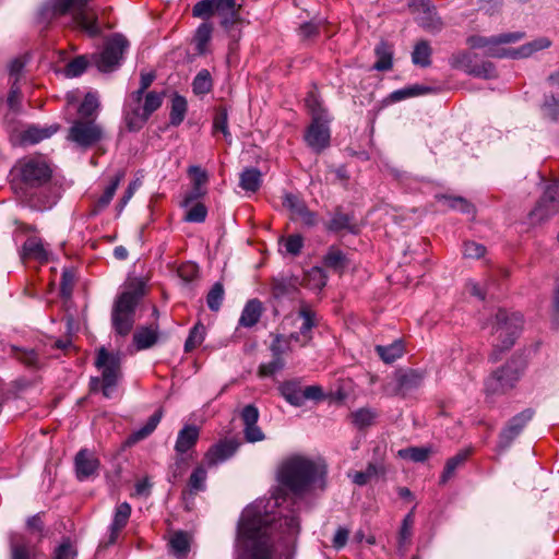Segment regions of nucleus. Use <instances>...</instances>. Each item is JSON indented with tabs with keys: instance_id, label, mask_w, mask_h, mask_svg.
<instances>
[{
	"instance_id": "nucleus-1",
	"label": "nucleus",
	"mask_w": 559,
	"mask_h": 559,
	"mask_svg": "<svg viewBox=\"0 0 559 559\" xmlns=\"http://www.w3.org/2000/svg\"><path fill=\"white\" fill-rule=\"evenodd\" d=\"M278 506V498L272 497L257 500L242 511L237 530L236 559H270L275 531H280V538L286 545L293 543L299 532V522L294 514L276 519L273 512Z\"/></svg>"
},
{
	"instance_id": "nucleus-2",
	"label": "nucleus",
	"mask_w": 559,
	"mask_h": 559,
	"mask_svg": "<svg viewBox=\"0 0 559 559\" xmlns=\"http://www.w3.org/2000/svg\"><path fill=\"white\" fill-rule=\"evenodd\" d=\"M278 483L295 495L325 487L326 465L304 455L285 459L277 468Z\"/></svg>"
},
{
	"instance_id": "nucleus-3",
	"label": "nucleus",
	"mask_w": 559,
	"mask_h": 559,
	"mask_svg": "<svg viewBox=\"0 0 559 559\" xmlns=\"http://www.w3.org/2000/svg\"><path fill=\"white\" fill-rule=\"evenodd\" d=\"M523 38V33L514 32L507 33L499 36H471L467 44L472 49H479L486 57L492 58H527L533 53L547 49L550 47L551 41L547 37H539L531 43L524 44L519 48L506 47L508 44L516 43Z\"/></svg>"
},
{
	"instance_id": "nucleus-4",
	"label": "nucleus",
	"mask_w": 559,
	"mask_h": 559,
	"mask_svg": "<svg viewBox=\"0 0 559 559\" xmlns=\"http://www.w3.org/2000/svg\"><path fill=\"white\" fill-rule=\"evenodd\" d=\"M284 325L297 328L299 331L292 332L288 337L282 335L275 337L271 346L274 359L269 364L262 365L259 369L260 374L263 377L271 376L283 368L284 361L281 356L290 349L288 344L292 341L300 346H305L310 342L311 330L316 325L314 312L309 307L302 306L296 314L285 319Z\"/></svg>"
},
{
	"instance_id": "nucleus-5",
	"label": "nucleus",
	"mask_w": 559,
	"mask_h": 559,
	"mask_svg": "<svg viewBox=\"0 0 559 559\" xmlns=\"http://www.w3.org/2000/svg\"><path fill=\"white\" fill-rule=\"evenodd\" d=\"M164 100V94L156 91L130 93L124 105V121L130 131L141 130Z\"/></svg>"
},
{
	"instance_id": "nucleus-6",
	"label": "nucleus",
	"mask_w": 559,
	"mask_h": 559,
	"mask_svg": "<svg viewBox=\"0 0 559 559\" xmlns=\"http://www.w3.org/2000/svg\"><path fill=\"white\" fill-rule=\"evenodd\" d=\"M306 105L312 117V122L305 133V141L313 151L321 152L330 144V119L314 93L307 96Z\"/></svg>"
},
{
	"instance_id": "nucleus-7",
	"label": "nucleus",
	"mask_w": 559,
	"mask_h": 559,
	"mask_svg": "<svg viewBox=\"0 0 559 559\" xmlns=\"http://www.w3.org/2000/svg\"><path fill=\"white\" fill-rule=\"evenodd\" d=\"M90 0H52L51 10L53 14L62 15L71 13L78 25L88 35L99 33L97 17L94 11L87 8Z\"/></svg>"
},
{
	"instance_id": "nucleus-8",
	"label": "nucleus",
	"mask_w": 559,
	"mask_h": 559,
	"mask_svg": "<svg viewBox=\"0 0 559 559\" xmlns=\"http://www.w3.org/2000/svg\"><path fill=\"white\" fill-rule=\"evenodd\" d=\"M523 325V318L516 312H507L506 310H499L496 314V321L493 325V343L496 347L501 349H508L518 337Z\"/></svg>"
},
{
	"instance_id": "nucleus-9",
	"label": "nucleus",
	"mask_w": 559,
	"mask_h": 559,
	"mask_svg": "<svg viewBox=\"0 0 559 559\" xmlns=\"http://www.w3.org/2000/svg\"><path fill=\"white\" fill-rule=\"evenodd\" d=\"M140 295L136 292H124L116 301L111 321L115 332L126 336L131 331L134 323V310L139 302Z\"/></svg>"
},
{
	"instance_id": "nucleus-10",
	"label": "nucleus",
	"mask_w": 559,
	"mask_h": 559,
	"mask_svg": "<svg viewBox=\"0 0 559 559\" xmlns=\"http://www.w3.org/2000/svg\"><path fill=\"white\" fill-rule=\"evenodd\" d=\"M14 170L20 176L21 181L29 188L41 187L51 178V168L40 158H24L17 162Z\"/></svg>"
},
{
	"instance_id": "nucleus-11",
	"label": "nucleus",
	"mask_w": 559,
	"mask_h": 559,
	"mask_svg": "<svg viewBox=\"0 0 559 559\" xmlns=\"http://www.w3.org/2000/svg\"><path fill=\"white\" fill-rule=\"evenodd\" d=\"M559 211V183L549 185L544 191L543 197L531 211L528 217L531 224L536 225L545 222Z\"/></svg>"
},
{
	"instance_id": "nucleus-12",
	"label": "nucleus",
	"mask_w": 559,
	"mask_h": 559,
	"mask_svg": "<svg viewBox=\"0 0 559 559\" xmlns=\"http://www.w3.org/2000/svg\"><path fill=\"white\" fill-rule=\"evenodd\" d=\"M521 377V371L512 365H507L495 371L485 383L488 395H498L513 389Z\"/></svg>"
},
{
	"instance_id": "nucleus-13",
	"label": "nucleus",
	"mask_w": 559,
	"mask_h": 559,
	"mask_svg": "<svg viewBox=\"0 0 559 559\" xmlns=\"http://www.w3.org/2000/svg\"><path fill=\"white\" fill-rule=\"evenodd\" d=\"M100 138L102 128L93 120L76 119L68 134V139L81 147H90Z\"/></svg>"
},
{
	"instance_id": "nucleus-14",
	"label": "nucleus",
	"mask_w": 559,
	"mask_h": 559,
	"mask_svg": "<svg viewBox=\"0 0 559 559\" xmlns=\"http://www.w3.org/2000/svg\"><path fill=\"white\" fill-rule=\"evenodd\" d=\"M88 67H95L100 72L105 71V49L96 53L82 55L74 58L66 66L63 73L66 78H78Z\"/></svg>"
},
{
	"instance_id": "nucleus-15",
	"label": "nucleus",
	"mask_w": 559,
	"mask_h": 559,
	"mask_svg": "<svg viewBox=\"0 0 559 559\" xmlns=\"http://www.w3.org/2000/svg\"><path fill=\"white\" fill-rule=\"evenodd\" d=\"M130 43L120 33L107 35V72L117 70L129 51Z\"/></svg>"
},
{
	"instance_id": "nucleus-16",
	"label": "nucleus",
	"mask_w": 559,
	"mask_h": 559,
	"mask_svg": "<svg viewBox=\"0 0 559 559\" xmlns=\"http://www.w3.org/2000/svg\"><path fill=\"white\" fill-rule=\"evenodd\" d=\"M238 447L239 443L234 439H224L218 441L204 454L205 465L212 467L225 462L236 453Z\"/></svg>"
},
{
	"instance_id": "nucleus-17",
	"label": "nucleus",
	"mask_w": 559,
	"mask_h": 559,
	"mask_svg": "<svg viewBox=\"0 0 559 559\" xmlns=\"http://www.w3.org/2000/svg\"><path fill=\"white\" fill-rule=\"evenodd\" d=\"M122 379L121 357L107 354V399L122 395V390L119 389Z\"/></svg>"
},
{
	"instance_id": "nucleus-18",
	"label": "nucleus",
	"mask_w": 559,
	"mask_h": 559,
	"mask_svg": "<svg viewBox=\"0 0 559 559\" xmlns=\"http://www.w3.org/2000/svg\"><path fill=\"white\" fill-rule=\"evenodd\" d=\"M131 515V507L128 502L119 503L114 511L110 524V533L107 537V545L119 540L124 527L127 526Z\"/></svg>"
},
{
	"instance_id": "nucleus-19",
	"label": "nucleus",
	"mask_w": 559,
	"mask_h": 559,
	"mask_svg": "<svg viewBox=\"0 0 559 559\" xmlns=\"http://www.w3.org/2000/svg\"><path fill=\"white\" fill-rule=\"evenodd\" d=\"M200 438V428L195 425H185L182 429L179 430L176 443L175 451L177 455H183L189 453L194 449Z\"/></svg>"
},
{
	"instance_id": "nucleus-20",
	"label": "nucleus",
	"mask_w": 559,
	"mask_h": 559,
	"mask_svg": "<svg viewBox=\"0 0 559 559\" xmlns=\"http://www.w3.org/2000/svg\"><path fill=\"white\" fill-rule=\"evenodd\" d=\"M282 204L290 211L293 218L300 219L306 225L316 224L314 214L308 211L305 203L297 195L285 193Z\"/></svg>"
},
{
	"instance_id": "nucleus-21",
	"label": "nucleus",
	"mask_w": 559,
	"mask_h": 559,
	"mask_svg": "<svg viewBox=\"0 0 559 559\" xmlns=\"http://www.w3.org/2000/svg\"><path fill=\"white\" fill-rule=\"evenodd\" d=\"M99 462L88 450H81L75 456V471L79 479H85L97 471Z\"/></svg>"
},
{
	"instance_id": "nucleus-22",
	"label": "nucleus",
	"mask_w": 559,
	"mask_h": 559,
	"mask_svg": "<svg viewBox=\"0 0 559 559\" xmlns=\"http://www.w3.org/2000/svg\"><path fill=\"white\" fill-rule=\"evenodd\" d=\"M532 417L533 412L531 409H526L514 416L501 432V439L506 441L507 444L510 443L522 431Z\"/></svg>"
},
{
	"instance_id": "nucleus-23",
	"label": "nucleus",
	"mask_w": 559,
	"mask_h": 559,
	"mask_svg": "<svg viewBox=\"0 0 559 559\" xmlns=\"http://www.w3.org/2000/svg\"><path fill=\"white\" fill-rule=\"evenodd\" d=\"M49 251L45 247L41 239L37 237H29L23 245V257L34 259L39 263H46L49 260Z\"/></svg>"
},
{
	"instance_id": "nucleus-24",
	"label": "nucleus",
	"mask_w": 559,
	"mask_h": 559,
	"mask_svg": "<svg viewBox=\"0 0 559 559\" xmlns=\"http://www.w3.org/2000/svg\"><path fill=\"white\" fill-rule=\"evenodd\" d=\"M416 10L419 12V15L417 16L418 23L424 28L428 31H437L441 27V22L430 8L428 0H418Z\"/></svg>"
},
{
	"instance_id": "nucleus-25",
	"label": "nucleus",
	"mask_w": 559,
	"mask_h": 559,
	"mask_svg": "<svg viewBox=\"0 0 559 559\" xmlns=\"http://www.w3.org/2000/svg\"><path fill=\"white\" fill-rule=\"evenodd\" d=\"M99 108L100 102L98 95L93 92L86 93L78 108L79 119L95 121Z\"/></svg>"
},
{
	"instance_id": "nucleus-26",
	"label": "nucleus",
	"mask_w": 559,
	"mask_h": 559,
	"mask_svg": "<svg viewBox=\"0 0 559 559\" xmlns=\"http://www.w3.org/2000/svg\"><path fill=\"white\" fill-rule=\"evenodd\" d=\"M262 311L263 307L260 300H249L242 309L238 324L243 328H251L255 325L262 316Z\"/></svg>"
},
{
	"instance_id": "nucleus-27",
	"label": "nucleus",
	"mask_w": 559,
	"mask_h": 559,
	"mask_svg": "<svg viewBox=\"0 0 559 559\" xmlns=\"http://www.w3.org/2000/svg\"><path fill=\"white\" fill-rule=\"evenodd\" d=\"M59 127L57 124H51L48 127H37L31 126L22 133V142L24 144H37L40 141L50 138L58 131Z\"/></svg>"
},
{
	"instance_id": "nucleus-28",
	"label": "nucleus",
	"mask_w": 559,
	"mask_h": 559,
	"mask_svg": "<svg viewBox=\"0 0 559 559\" xmlns=\"http://www.w3.org/2000/svg\"><path fill=\"white\" fill-rule=\"evenodd\" d=\"M190 535L185 532L179 531L171 535L169 545L171 547L174 555L178 559H183L187 557L190 550Z\"/></svg>"
},
{
	"instance_id": "nucleus-29",
	"label": "nucleus",
	"mask_w": 559,
	"mask_h": 559,
	"mask_svg": "<svg viewBox=\"0 0 559 559\" xmlns=\"http://www.w3.org/2000/svg\"><path fill=\"white\" fill-rule=\"evenodd\" d=\"M283 397L294 406L302 405V391L304 388L299 382L287 381L280 386Z\"/></svg>"
},
{
	"instance_id": "nucleus-30",
	"label": "nucleus",
	"mask_w": 559,
	"mask_h": 559,
	"mask_svg": "<svg viewBox=\"0 0 559 559\" xmlns=\"http://www.w3.org/2000/svg\"><path fill=\"white\" fill-rule=\"evenodd\" d=\"M384 467L376 464H369L364 472L353 471L348 473V477L355 485L364 486L368 484L373 477L384 474Z\"/></svg>"
},
{
	"instance_id": "nucleus-31",
	"label": "nucleus",
	"mask_w": 559,
	"mask_h": 559,
	"mask_svg": "<svg viewBox=\"0 0 559 559\" xmlns=\"http://www.w3.org/2000/svg\"><path fill=\"white\" fill-rule=\"evenodd\" d=\"M162 417H163V413H162L160 409L155 412L147 419V421L145 423V425L143 427H141L140 429L135 430L129 437V442L130 443H135V442H139V441L145 439L146 437H148L156 429V427L159 424Z\"/></svg>"
},
{
	"instance_id": "nucleus-32",
	"label": "nucleus",
	"mask_w": 559,
	"mask_h": 559,
	"mask_svg": "<svg viewBox=\"0 0 559 559\" xmlns=\"http://www.w3.org/2000/svg\"><path fill=\"white\" fill-rule=\"evenodd\" d=\"M187 110V99L181 95L175 94L174 97L171 98L169 115L170 124L179 126L185 120Z\"/></svg>"
},
{
	"instance_id": "nucleus-33",
	"label": "nucleus",
	"mask_w": 559,
	"mask_h": 559,
	"mask_svg": "<svg viewBox=\"0 0 559 559\" xmlns=\"http://www.w3.org/2000/svg\"><path fill=\"white\" fill-rule=\"evenodd\" d=\"M157 329L153 326L141 328L133 335V342L138 349H146L153 346L157 342Z\"/></svg>"
},
{
	"instance_id": "nucleus-34",
	"label": "nucleus",
	"mask_w": 559,
	"mask_h": 559,
	"mask_svg": "<svg viewBox=\"0 0 559 559\" xmlns=\"http://www.w3.org/2000/svg\"><path fill=\"white\" fill-rule=\"evenodd\" d=\"M189 175L192 177L194 181V191L185 198L182 202L183 206H188L192 200L197 199L202 193L201 187L207 180L206 173L199 166H191L189 168Z\"/></svg>"
},
{
	"instance_id": "nucleus-35",
	"label": "nucleus",
	"mask_w": 559,
	"mask_h": 559,
	"mask_svg": "<svg viewBox=\"0 0 559 559\" xmlns=\"http://www.w3.org/2000/svg\"><path fill=\"white\" fill-rule=\"evenodd\" d=\"M262 182V175L257 168H246L240 174V187L248 192L259 190Z\"/></svg>"
},
{
	"instance_id": "nucleus-36",
	"label": "nucleus",
	"mask_w": 559,
	"mask_h": 559,
	"mask_svg": "<svg viewBox=\"0 0 559 559\" xmlns=\"http://www.w3.org/2000/svg\"><path fill=\"white\" fill-rule=\"evenodd\" d=\"M374 51L377 61L374 62L373 68L379 71L391 69L393 55L392 47L389 44L382 41L376 47Z\"/></svg>"
},
{
	"instance_id": "nucleus-37",
	"label": "nucleus",
	"mask_w": 559,
	"mask_h": 559,
	"mask_svg": "<svg viewBox=\"0 0 559 559\" xmlns=\"http://www.w3.org/2000/svg\"><path fill=\"white\" fill-rule=\"evenodd\" d=\"M304 284L310 289L321 290L326 284V275L321 267L314 266L305 273Z\"/></svg>"
},
{
	"instance_id": "nucleus-38",
	"label": "nucleus",
	"mask_w": 559,
	"mask_h": 559,
	"mask_svg": "<svg viewBox=\"0 0 559 559\" xmlns=\"http://www.w3.org/2000/svg\"><path fill=\"white\" fill-rule=\"evenodd\" d=\"M469 452L467 450L460 451L453 457L449 459L445 463L444 469L441 474L440 481L442 484L451 479L457 467H460L467 459Z\"/></svg>"
},
{
	"instance_id": "nucleus-39",
	"label": "nucleus",
	"mask_w": 559,
	"mask_h": 559,
	"mask_svg": "<svg viewBox=\"0 0 559 559\" xmlns=\"http://www.w3.org/2000/svg\"><path fill=\"white\" fill-rule=\"evenodd\" d=\"M323 263L326 267L334 270L335 272L342 273L346 267V258L343 252L336 248H330L324 255Z\"/></svg>"
},
{
	"instance_id": "nucleus-40",
	"label": "nucleus",
	"mask_w": 559,
	"mask_h": 559,
	"mask_svg": "<svg viewBox=\"0 0 559 559\" xmlns=\"http://www.w3.org/2000/svg\"><path fill=\"white\" fill-rule=\"evenodd\" d=\"M212 37V26L207 23H202L194 35V45L199 53L203 55L207 51V46Z\"/></svg>"
},
{
	"instance_id": "nucleus-41",
	"label": "nucleus",
	"mask_w": 559,
	"mask_h": 559,
	"mask_svg": "<svg viewBox=\"0 0 559 559\" xmlns=\"http://www.w3.org/2000/svg\"><path fill=\"white\" fill-rule=\"evenodd\" d=\"M213 81L210 72L205 69L201 70L192 82L193 93L197 95H204L211 92Z\"/></svg>"
},
{
	"instance_id": "nucleus-42",
	"label": "nucleus",
	"mask_w": 559,
	"mask_h": 559,
	"mask_svg": "<svg viewBox=\"0 0 559 559\" xmlns=\"http://www.w3.org/2000/svg\"><path fill=\"white\" fill-rule=\"evenodd\" d=\"M207 473L204 465L197 466L190 475L188 487L191 493L205 489Z\"/></svg>"
},
{
	"instance_id": "nucleus-43",
	"label": "nucleus",
	"mask_w": 559,
	"mask_h": 559,
	"mask_svg": "<svg viewBox=\"0 0 559 559\" xmlns=\"http://www.w3.org/2000/svg\"><path fill=\"white\" fill-rule=\"evenodd\" d=\"M376 350L383 361L390 364L403 355V344L401 342H395L389 346L378 345Z\"/></svg>"
},
{
	"instance_id": "nucleus-44",
	"label": "nucleus",
	"mask_w": 559,
	"mask_h": 559,
	"mask_svg": "<svg viewBox=\"0 0 559 559\" xmlns=\"http://www.w3.org/2000/svg\"><path fill=\"white\" fill-rule=\"evenodd\" d=\"M75 282H76V274H75L74 269H72V267L63 269L62 276H61V283H60V292H61L62 298H64L66 300H68L71 297Z\"/></svg>"
},
{
	"instance_id": "nucleus-45",
	"label": "nucleus",
	"mask_w": 559,
	"mask_h": 559,
	"mask_svg": "<svg viewBox=\"0 0 559 559\" xmlns=\"http://www.w3.org/2000/svg\"><path fill=\"white\" fill-rule=\"evenodd\" d=\"M205 337V328L201 323H197L190 331L189 336L185 343V350L191 352L202 344Z\"/></svg>"
},
{
	"instance_id": "nucleus-46",
	"label": "nucleus",
	"mask_w": 559,
	"mask_h": 559,
	"mask_svg": "<svg viewBox=\"0 0 559 559\" xmlns=\"http://www.w3.org/2000/svg\"><path fill=\"white\" fill-rule=\"evenodd\" d=\"M430 454V450L428 448H418L411 447L406 449H401L397 452V455L405 460H411L413 462H424L428 459Z\"/></svg>"
},
{
	"instance_id": "nucleus-47",
	"label": "nucleus",
	"mask_w": 559,
	"mask_h": 559,
	"mask_svg": "<svg viewBox=\"0 0 559 559\" xmlns=\"http://www.w3.org/2000/svg\"><path fill=\"white\" fill-rule=\"evenodd\" d=\"M431 49L426 41H420L415 46L412 60L415 64L427 67L430 63Z\"/></svg>"
},
{
	"instance_id": "nucleus-48",
	"label": "nucleus",
	"mask_w": 559,
	"mask_h": 559,
	"mask_svg": "<svg viewBox=\"0 0 559 559\" xmlns=\"http://www.w3.org/2000/svg\"><path fill=\"white\" fill-rule=\"evenodd\" d=\"M376 417L377 414L369 408H360L352 414L353 423L359 428L372 425Z\"/></svg>"
},
{
	"instance_id": "nucleus-49",
	"label": "nucleus",
	"mask_w": 559,
	"mask_h": 559,
	"mask_svg": "<svg viewBox=\"0 0 559 559\" xmlns=\"http://www.w3.org/2000/svg\"><path fill=\"white\" fill-rule=\"evenodd\" d=\"M213 132H222L227 141H230V133L228 131V116L225 108L218 109L213 121Z\"/></svg>"
},
{
	"instance_id": "nucleus-50",
	"label": "nucleus",
	"mask_w": 559,
	"mask_h": 559,
	"mask_svg": "<svg viewBox=\"0 0 559 559\" xmlns=\"http://www.w3.org/2000/svg\"><path fill=\"white\" fill-rule=\"evenodd\" d=\"M224 299V288L221 283H216L213 285L211 290L207 294L206 302L211 310L217 311L221 308V305Z\"/></svg>"
},
{
	"instance_id": "nucleus-51",
	"label": "nucleus",
	"mask_w": 559,
	"mask_h": 559,
	"mask_svg": "<svg viewBox=\"0 0 559 559\" xmlns=\"http://www.w3.org/2000/svg\"><path fill=\"white\" fill-rule=\"evenodd\" d=\"M438 200L440 202H443L444 205L461 211L463 213H471L473 211V206L462 198L442 195L439 197Z\"/></svg>"
},
{
	"instance_id": "nucleus-52",
	"label": "nucleus",
	"mask_w": 559,
	"mask_h": 559,
	"mask_svg": "<svg viewBox=\"0 0 559 559\" xmlns=\"http://www.w3.org/2000/svg\"><path fill=\"white\" fill-rule=\"evenodd\" d=\"M207 214V210L204 204L198 202L193 204L186 214V221L192 223H202L204 222Z\"/></svg>"
},
{
	"instance_id": "nucleus-53",
	"label": "nucleus",
	"mask_w": 559,
	"mask_h": 559,
	"mask_svg": "<svg viewBox=\"0 0 559 559\" xmlns=\"http://www.w3.org/2000/svg\"><path fill=\"white\" fill-rule=\"evenodd\" d=\"M13 349L16 350V358L20 359L24 365L32 368H38L40 366L39 358L36 352L32 349L17 350L15 347H13Z\"/></svg>"
},
{
	"instance_id": "nucleus-54",
	"label": "nucleus",
	"mask_w": 559,
	"mask_h": 559,
	"mask_svg": "<svg viewBox=\"0 0 559 559\" xmlns=\"http://www.w3.org/2000/svg\"><path fill=\"white\" fill-rule=\"evenodd\" d=\"M216 11L214 0H202L193 7V15L197 17H207Z\"/></svg>"
},
{
	"instance_id": "nucleus-55",
	"label": "nucleus",
	"mask_w": 559,
	"mask_h": 559,
	"mask_svg": "<svg viewBox=\"0 0 559 559\" xmlns=\"http://www.w3.org/2000/svg\"><path fill=\"white\" fill-rule=\"evenodd\" d=\"M486 253V248L475 241H466L464 243L463 254L468 259H479Z\"/></svg>"
},
{
	"instance_id": "nucleus-56",
	"label": "nucleus",
	"mask_w": 559,
	"mask_h": 559,
	"mask_svg": "<svg viewBox=\"0 0 559 559\" xmlns=\"http://www.w3.org/2000/svg\"><path fill=\"white\" fill-rule=\"evenodd\" d=\"M141 181L139 179H135L130 182L128 186V189L126 190L123 197L121 198L120 202L116 206L117 215H120L127 203L131 200L134 192L140 188Z\"/></svg>"
},
{
	"instance_id": "nucleus-57",
	"label": "nucleus",
	"mask_w": 559,
	"mask_h": 559,
	"mask_svg": "<svg viewBox=\"0 0 559 559\" xmlns=\"http://www.w3.org/2000/svg\"><path fill=\"white\" fill-rule=\"evenodd\" d=\"M304 246L300 235H290L284 240V247L289 254L297 255Z\"/></svg>"
},
{
	"instance_id": "nucleus-58",
	"label": "nucleus",
	"mask_w": 559,
	"mask_h": 559,
	"mask_svg": "<svg viewBox=\"0 0 559 559\" xmlns=\"http://www.w3.org/2000/svg\"><path fill=\"white\" fill-rule=\"evenodd\" d=\"M76 550L70 540L63 542L56 550L55 559H75Z\"/></svg>"
},
{
	"instance_id": "nucleus-59",
	"label": "nucleus",
	"mask_w": 559,
	"mask_h": 559,
	"mask_svg": "<svg viewBox=\"0 0 559 559\" xmlns=\"http://www.w3.org/2000/svg\"><path fill=\"white\" fill-rule=\"evenodd\" d=\"M156 75L153 71H142L140 73V85H139V88L133 91L132 93H144L146 94L148 91V87L152 85V83L154 82Z\"/></svg>"
},
{
	"instance_id": "nucleus-60",
	"label": "nucleus",
	"mask_w": 559,
	"mask_h": 559,
	"mask_svg": "<svg viewBox=\"0 0 559 559\" xmlns=\"http://www.w3.org/2000/svg\"><path fill=\"white\" fill-rule=\"evenodd\" d=\"M243 433L248 442H258L264 440L265 438L264 433L257 424L246 426L243 428Z\"/></svg>"
},
{
	"instance_id": "nucleus-61",
	"label": "nucleus",
	"mask_w": 559,
	"mask_h": 559,
	"mask_svg": "<svg viewBox=\"0 0 559 559\" xmlns=\"http://www.w3.org/2000/svg\"><path fill=\"white\" fill-rule=\"evenodd\" d=\"M424 379L423 373L418 371L411 370L406 372L402 378V384L405 388H415L421 384Z\"/></svg>"
},
{
	"instance_id": "nucleus-62",
	"label": "nucleus",
	"mask_w": 559,
	"mask_h": 559,
	"mask_svg": "<svg viewBox=\"0 0 559 559\" xmlns=\"http://www.w3.org/2000/svg\"><path fill=\"white\" fill-rule=\"evenodd\" d=\"M241 418L245 427L249 425H254L259 418V411L253 405H247L241 413Z\"/></svg>"
},
{
	"instance_id": "nucleus-63",
	"label": "nucleus",
	"mask_w": 559,
	"mask_h": 559,
	"mask_svg": "<svg viewBox=\"0 0 559 559\" xmlns=\"http://www.w3.org/2000/svg\"><path fill=\"white\" fill-rule=\"evenodd\" d=\"M348 536H349V531L345 527H338L334 534V537L332 539V546L335 548V549H342L347 540H348Z\"/></svg>"
},
{
	"instance_id": "nucleus-64",
	"label": "nucleus",
	"mask_w": 559,
	"mask_h": 559,
	"mask_svg": "<svg viewBox=\"0 0 559 559\" xmlns=\"http://www.w3.org/2000/svg\"><path fill=\"white\" fill-rule=\"evenodd\" d=\"M322 397H323V392H322L321 386H319V385H309V386L304 388V391H302V404L307 400L318 401V400H321Z\"/></svg>"
}]
</instances>
